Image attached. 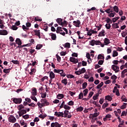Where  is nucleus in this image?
Returning <instances> with one entry per match:
<instances>
[{
	"mask_svg": "<svg viewBox=\"0 0 127 127\" xmlns=\"http://www.w3.org/2000/svg\"><path fill=\"white\" fill-rule=\"evenodd\" d=\"M63 98H64V95H63V94H59L57 96V99L59 100H61V99H63Z\"/></svg>",
	"mask_w": 127,
	"mask_h": 127,
	"instance_id": "obj_14",
	"label": "nucleus"
},
{
	"mask_svg": "<svg viewBox=\"0 0 127 127\" xmlns=\"http://www.w3.org/2000/svg\"><path fill=\"white\" fill-rule=\"evenodd\" d=\"M35 32V35H36V36H39V35H40V30H35L34 31Z\"/></svg>",
	"mask_w": 127,
	"mask_h": 127,
	"instance_id": "obj_23",
	"label": "nucleus"
},
{
	"mask_svg": "<svg viewBox=\"0 0 127 127\" xmlns=\"http://www.w3.org/2000/svg\"><path fill=\"white\" fill-rule=\"evenodd\" d=\"M119 27H120L119 26V25H118V24L113 23L112 24V28H113V29H115L116 28H119Z\"/></svg>",
	"mask_w": 127,
	"mask_h": 127,
	"instance_id": "obj_30",
	"label": "nucleus"
},
{
	"mask_svg": "<svg viewBox=\"0 0 127 127\" xmlns=\"http://www.w3.org/2000/svg\"><path fill=\"white\" fill-rule=\"evenodd\" d=\"M107 107H109V103H104L102 105V109H106V108H107Z\"/></svg>",
	"mask_w": 127,
	"mask_h": 127,
	"instance_id": "obj_38",
	"label": "nucleus"
},
{
	"mask_svg": "<svg viewBox=\"0 0 127 127\" xmlns=\"http://www.w3.org/2000/svg\"><path fill=\"white\" fill-rule=\"evenodd\" d=\"M12 63H13V64H15L16 65H18L19 64V61H17V60H12L11 62Z\"/></svg>",
	"mask_w": 127,
	"mask_h": 127,
	"instance_id": "obj_36",
	"label": "nucleus"
},
{
	"mask_svg": "<svg viewBox=\"0 0 127 127\" xmlns=\"http://www.w3.org/2000/svg\"><path fill=\"white\" fill-rule=\"evenodd\" d=\"M31 99L35 101V102H37V98L35 97V95H32L31 96Z\"/></svg>",
	"mask_w": 127,
	"mask_h": 127,
	"instance_id": "obj_47",
	"label": "nucleus"
},
{
	"mask_svg": "<svg viewBox=\"0 0 127 127\" xmlns=\"http://www.w3.org/2000/svg\"><path fill=\"white\" fill-rule=\"evenodd\" d=\"M98 97H99V94L97 93L96 94H95V95L93 97V100H97V99H98Z\"/></svg>",
	"mask_w": 127,
	"mask_h": 127,
	"instance_id": "obj_58",
	"label": "nucleus"
},
{
	"mask_svg": "<svg viewBox=\"0 0 127 127\" xmlns=\"http://www.w3.org/2000/svg\"><path fill=\"white\" fill-rule=\"evenodd\" d=\"M83 93L82 92H80L78 96V99L79 100H81V99H83Z\"/></svg>",
	"mask_w": 127,
	"mask_h": 127,
	"instance_id": "obj_61",
	"label": "nucleus"
},
{
	"mask_svg": "<svg viewBox=\"0 0 127 127\" xmlns=\"http://www.w3.org/2000/svg\"><path fill=\"white\" fill-rule=\"evenodd\" d=\"M74 73L76 74V75H81V74H82L80 69L79 70L75 71Z\"/></svg>",
	"mask_w": 127,
	"mask_h": 127,
	"instance_id": "obj_63",
	"label": "nucleus"
},
{
	"mask_svg": "<svg viewBox=\"0 0 127 127\" xmlns=\"http://www.w3.org/2000/svg\"><path fill=\"white\" fill-rule=\"evenodd\" d=\"M83 96H87V94H88V89H85L83 91Z\"/></svg>",
	"mask_w": 127,
	"mask_h": 127,
	"instance_id": "obj_52",
	"label": "nucleus"
},
{
	"mask_svg": "<svg viewBox=\"0 0 127 127\" xmlns=\"http://www.w3.org/2000/svg\"><path fill=\"white\" fill-rule=\"evenodd\" d=\"M41 102H38L37 105L39 107V108H43V107H46V106H49V102H47V100H46V98L42 99L41 100Z\"/></svg>",
	"mask_w": 127,
	"mask_h": 127,
	"instance_id": "obj_1",
	"label": "nucleus"
},
{
	"mask_svg": "<svg viewBox=\"0 0 127 127\" xmlns=\"http://www.w3.org/2000/svg\"><path fill=\"white\" fill-rule=\"evenodd\" d=\"M116 14V12L114 13H110L108 15L109 17H115V15Z\"/></svg>",
	"mask_w": 127,
	"mask_h": 127,
	"instance_id": "obj_45",
	"label": "nucleus"
},
{
	"mask_svg": "<svg viewBox=\"0 0 127 127\" xmlns=\"http://www.w3.org/2000/svg\"><path fill=\"white\" fill-rule=\"evenodd\" d=\"M83 110H84V108L81 106L76 109L77 112H82V111H83Z\"/></svg>",
	"mask_w": 127,
	"mask_h": 127,
	"instance_id": "obj_34",
	"label": "nucleus"
},
{
	"mask_svg": "<svg viewBox=\"0 0 127 127\" xmlns=\"http://www.w3.org/2000/svg\"><path fill=\"white\" fill-rule=\"evenodd\" d=\"M73 25L76 26V27H80V24H81V22L79 20H77L76 21H74L73 22Z\"/></svg>",
	"mask_w": 127,
	"mask_h": 127,
	"instance_id": "obj_8",
	"label": "nucleus"
},
{
	"mask_svg": "<svg viewBox=\"0 0 127 127\" xmlns=\"http://www.w3.org/2000/svg\"><path fill=\"white\" fill-rule=\"evenodd\" d=\"M99 115H100V113H94V114L92 115V118H97V117H98V116H99Z\"/></svg>",
	"mask_w": 127,
	"mask_h": 127,
	"instance_id": "obj_60",
	"label": "nucleus"
},
{
	"mask_svg": "<svg viewBox=\"0 0 127 127\" xmlns=\"http://www.w3.org/2000/svg\"><path fill=\"white\" fill-rule=\"evenodd\" d=\"M55 116H56V117H62V118H64V113L63 112H55Z\"/></svg>",
	"mask_w": 127,
	"mask_h": 127,
	"instance_id": "obj_7",
	"label": "nucleus"
},
{
	"mask_svg": "<svg viewBox=\"0 0 127 127\" xmlns=\"http://www.w3.org/2000/svg\"><path fill=\"white\" fill-rule=\"evenodd\" d=\"M121 99H122L123 102H127V99L126 98V96L123 95Z\"/></svg>",
	"mask_w": 127,
	"mask_h": 127,
	"instance_id": "obj_50",
	"label": "nucleus"
},
{
	"mask_svg": "<svg viewBox=\"0 0 127 127\" xmlns=\"http://www.w3.org/2000/svg\"><path fill=\"white\" fill-rule=\"evenodd\" d=\"M22 29H23V30H24V31H26V30H29V28H27L26 26H25V25H22Z\"/></svg>",
	"mask_w": 127,
	"mask_h": 127,
	"instance_id": "obj_55",
	"label": "nucleus"
},
{
	"mask_svg": "<svg viewBox=\"0 0 127 127\" xmlns=\"http://www.w3.org/2000/svg\"><path fill=\"white\" fill-rule=\"evenodd\" d=\"M8 121L9 122V123L14 124V123L16 122V118H15V117H14V116L13 115H10L8 118Z\"/></svg>",
	"mask_w": 127,
	"mask_h": 127,
	"instance_id": "obj_2",
	"label": "nucleus"
},
{
	"mask_svg": "<svg viewBox=\"0 0 127 127\" xmlns=\"http://www.w3.org/2000/svg\"><path fill=\"white\" fill-rule=\"evenodd\" d=\"M105 12H107V13H109V14H110L111 12H114V10H113V7H111L110 8L105 10Z\"/></svg>",
	"mask_w": 127,
	"mask_h": 127,
	"instance_id": "obj_12",
	"label": "nucleus"
},
{
	"mask_svg": "<svg viewBox=\"0 0 127 127\" xmlns=\"http://www.w3.org/2000/svg\"><path fill=\"white\" fill-rule=\"evenodd\" d=\"M95 40H92L89 42L90 45H91V46H94L95 45Z\"/></svg>",
	"mask_w": 127,
	"mask_h": 127,
	"instance_id": "obj_40",
	"label": "nucleus"
},
{
	"mask_svg": "<svg viewBox=\"0 0 127 127\" xmlns=\"http://www.w3.org/2000/svg\"><path fill=\"white\" fill-rule=\"evenodd\" d=\"M41 98H42L43 99H44V98H46L47 93H46V92L41 93Z\"/></svg>",
	"mask_w": 127,
	"mask_h": 127,
	"instance_id": "obj_35",
	"label": "nucleus"
},
{
	"mask_svg": "<svg viewBox=\"0 0 127 127\" xmlns=\"http://www.w3.org/2000/svg\"><path fill=\"white\" fill-rule=\"evenodd\" d=\"M106 34H105V30L103 29L101 32H100L98 37H101L102 36H105Z\"/></svg>",
	"mask_w": 127,
	"mask_h": 127,
	"instance_id": "obj_13",
	"label": "nucleus"
},
{
	"mask_svg": "<svg viewBox=\"0 0 127 127\" xmlns=\"http://www.w3.org/2000/svg\"><path fill=\"white\" fill-rule=\"evenodd\" d=\"M15 42L16 44H18V45H21V44H22L21 40H20V39L19 38H17L15 40Z\"/></svg>",
	"mask_w": 127,
	"mask_h": 127,
	"instance_id": "obj_16",
	"label": "nucleus"
},
{
	"mask_svg": "<svg viewBox=\"0 0 127 127\" xmlns=\"http://www.w3.org/2000/svg\"><path fill=\"white\" fill-rule=\"evenodd\" d=\"M32 95V96H36L37 95V90H36V88L33 89Z\"/></svg>",
	"mask_w": 127,
	"mask_h": 127,
	"instance_id": "obj_27",
	"label": "nucleus"
},
{
	"mask_svg": "<svg viewBox=\"0 0 127 127\" xmlns=\"http://www.w3.org/2000/svg\"><path fill=\"white\" fill-rule=\"evenodd\" d=\"M96 8L95 7H92L91 8H88L87 9V12H90V11H91V10H96Z\"/></svg>",
	"mask_w": 127,
	"mask_h": 127,
	"instance_id": "obj_42",
	"label": "nucleus"
},
{
	"mask_svg": "<svg viewBox=\"0 0 127 127\" xmlns=\"http://www.w3.org/2000/svg\"><path fill=\"white\" fill-rule=\"evenodd\" d=\"M113 10L115 11V12H117V13H118V12H119V7H118V6L117 5H115L113 7Z\"/></svg>",
	"mask_w": 127,
	"mask_h": 127,
	"instance_id": "obj_25",
	"label": "nucleus"
},
{
	"mask_svg": "<svg viewBox=\"0 0 127 127\" xmlns=\"http://www.w3.org/2000/svg\"><path fill=\"white\" fill-rule=\"evenodd\" d=\"M19 117H22V116H23V115H25V114H26L27 111L26 110L22 109L21 110H19V111L17 112Z\"/></svg>",
	"mask_w": 127,
	"mask_h": 127,
	"instance_id": "obj_5",
	"label": "nucleus"
},
{
	"mask_svg": "<svg viewBox=\"0 0 127 127\" xmlns=\"http://www.w3.org/2000/svg\"><path fill=\"white\" fill-rule=\"evenodd\" d=\"M42 47H43V46L42 45L38 44L36 47V49H37V50H39L41 48H42Z\"/></svg>",
	"mask_w": 127,
	"mask_h": 127,
	"instance_id": "obj_28",
	"label": "nucleus"
},
{
	"mask_svg": "<svg viewBox=\"0 0 127 127\" xmlns=\"http://www.w3.org/2000/svg\"><path fill=\"white\" fill-rule=\"evenodd\" d=\"M127 103H124L123 105L121 106V109L122 110H124V109H126L127 108Z\"/></svg>",
	"mask_w": 127,
	"mask_h": 127,
	"instance_id": "obj_48",
	"label": "nucleus"
},
{
	"mask_svg": "<svg viewBox=\"0 0 127 127\" xmlns=\"http://www.w3.org/2000/svg\"><path fill=\"white\" fill-rule=\"evenodd\" d=\"M64 108L65 110H70L71 107L67 105H64Z\"/></svg>",
	"mask_w": 127,
	"mask_h": 127,
	"instance_id": "obj_44",
	"label": "nucleus"
},
{
	"mask_svg": "<svg viewBox=\"0 0 127 127\" xmlns=\"http://www.w3.org/2000/svg\"><path fill=\"white\" fill-rule=\"evenodd\" d=\"M47 117L46 115H42V114H40L39 116V118H40V119H45V117Z\"/></svg>",
	"mask_w": 127,
	"mask_h": 127,
	"instance_id": "obj_64",
	"label": "nucleus"
},
{
	"mask_svg": "<svg viewBox=\"0 0 127 127\" xmlns=\"http://www.w3.org/2000/svg\"><path fill=\"white\" fill-rule=\"evenodd\" d=\"M51 36L52 40H56V34L52 33Z\"/></svg>",
	"mask_w": 127,
	"mask_h": 127,
	"instance_id": "obj_29",
	"label": "nucleus"
},
{
	"mask_svg": "<svg viewBox=\"0 0 127 127\" xmlns=\"http://www.w3.org/2000/svg\"><path fill=\"white\" fill-rule=\"evenodd\" d=\"M104 43L105 44V45H108V44H110V40L106 38L104 40Z\"/></svg>",
	"mask_w": 127,
	"mask_h": 127,
	"instance_id": "obj_24",
	"label": "nucleus"
},
{
	"mask_svg": "<svg viewBox=\"0 0 127 127\" xmlns=\"http://www.w3.org/2000/svg\"><path fill=\"white\" fill-rule=\"evenodd\" d=\"M95 45H101V44H102V42H101V41H95Z\"/></svg>",
	"mask_w": 127,
	"mask_h": 127,
	"instance_id": "obj_59",
	"label": "nucleus"
},
{
	"mask_svg": "<svg viewBox=\"0 0 127 127\" xmlns=\"http://www.w3.org/2000/svg\"><path fill=\"white\" fill-rule=\"evenodd\" d=\"M106 21L107 24H111V23H113V20L111 19L110 18H106Z\"/></svg>",
	"mask_w": 127,
	"mask_h": 127,
	"instance_id": "obj_19",
	"label": "nucleus"
},
{
	"mask_svg": "<svg viewBox=\"0 0 127 127\" xmlns=\"http://www.w3.org/2000/svg\"><path fill=\"white\" fill-rule=\"evenodd\" d=\"M67 21L64 20L62 24V26H67Z\"/></svg>",
	"mask_w": 127,
	"mask_h": 127,
	"instance_id": "obj_51",
	"label": "nucleus"
},
{
	"mask_svg": "<svg viewBox=\"0 0 127 127\" xmlns=\"http://www.w3.org/2000/svg\"><path fill=\"white\" fill-rule=\"evenodd\" d=\"M66 76L69 78H70V79H72V78H74V75H73L72 74H66Z\"/></svg>",
	"mask_w": 127,
	"mask_h": 127,
	"instance_id": "obj_54",
	"label": "nucleus"
},
{
	"mask_svg": "<svg viewBox=\"0 0 127 127\" xmlns=\"http://www.w3.org/2000/svg\"><path fill=\"white\" fill-rule=\"evenodd\" d=\"M50 79H54L55 78V74L53 71H51L50 73Z\"/></svg>",
	"mask_w": 127,
	"mask_h": 127,
	"instance_id": "obj_15",
	"label": "nucleus"
},
{
	"mask_svg": "<svg viewBox=\"0 0 127 127\" xmlns=\"http://www.w3.org/2000/svg\"><path fill=\"white\" fill-rule=\"evenodd\" d=\"M17 28H18L15 25H12L11 27V29H12V30H17Z\"/></svg>",
	"mask_w": 127,
	"mask_h": 127,
	"instance_id": "obj_62",
	"label": "nucleus"
},
{
	"mask_svg": "<svg viewBox=\"0 0 127 127\" xmlns=\"http://www.w3.org/2000/svg\"><path fill=\"white\" fill-rule=\"evenodd\" d=\"M105 100H107V101H109V102H111V101L113 100V98H112V97H111V96L107 95L105 96Z\"/></svg>",
	"mask_w": 127,
	"mask_h": 127,
	"instance_id": "obj_21",
	"label": "nucleus"
},
{
	"mask_svg": "<svg viewBox=\"0 0 127 127\" xmlns=\"http://www.w3.org/2000/svg\"><path fill=\"white\" fill-rule=\"evenodd\" d=\"M112 69L113 71H115V73H118L120 71V67L115 64L112 65Z\"/></svg>",
	"mask_w": 127,
	"mask_h": 127,
	"instance_id": "obj_4",
	"label": "nucleus"
},
{
	"mask_svg": "<svg viewBox=\"0 0 127 127\" xmlns=\"http://www.w3.org/2000/svg\"><path fill=\"white\" fill-rule=\"evenodd\" d=\"M12 101L14 104H21V102H22V99L21 98H13L12 99Z\"/></svg>",
	"mask_w": 127,
	"mask_h": 127,
	"instance_id": "obj_3",
	"label": "nucleus"
},
{
	"mask_svg": "<svg viewBox=\"0 0 127 127\" xmlns=\"http://www.w3.org/2000/svg\"><path fill=\"white\" fill-rule=\"evenodd\" d=\"M80 72L81 74H84V73H86V69L85 68H82L81 69H80Z\"/></svg>",
	"mask_w": 127,
	"mask_h": 127,
	"instance_id": "obj_57",
	"label": "nucleus"
},
{
	"mask_svg": "<svg viewBox=\"0 0 127 127\" xmlns=\"http://www.w3.org/2000/svg\"><path fill=\"white\" fill-rule=\"evenodd\" d=\"M69 61H70V62H72L74 64H76V63H78V59H77L74 57H70L69 58Z\"/></svg>",
	"mask_w": 127,
	"mask_h": 127,
	"instance_id": "obj_6",
	"label": "nucleus"
},
{
	"mask_svg": "<svg viewBox=\"0 0 127 127\" xmlns=\"http://www.w3.org/2000/svg\"><path fill=\"white\" fill-rule=\"evenodd\" d=\"M23 119H24V120H27V119H29V115L26 114L25 115L22 116Z\"/></svg>",
	"mask_w": 127,
	"mask_h": 127,
	"instance_id": "obj_43",
	"label": "nucleus"
},
{
	"mask_svg": "<svg viewBox=\"0 0 127 127\" xmlns=\"http://www.w3.org/2000/svg\"><path fill=\"white\" fill-rule=\"evenodd\" d=\"M70 43H66L64 44V48H70Z\"/></svg>",
	"mask_w": 127,
	"mask_h": 127,
	"instance_id": "obj_37",
	"label": "nucleus"
},
{
	"mask_svg": "<svg viewBox=\"0 0 127 127\" xmlns=\"http://www.w3.org/2000/svg\"><path fill=\"white\" fill-rule=\"evenodd\" d=\"M34 20L35 21H42V19H40L38 16H37L35 17Z\"/></svg>",
	"mask_w": 127,
	"mask_h": 127,
	"instance_id": "obj_46",
	"label": "nucleus"
},
{
	"mask_svg": "<svg viewBox=\"0 0 127 127\" xmlns=\"http://www.w3.org/2000/svg\"><path fill=\"white\" fill-rule=\"evenodd\" d=\"M87 85L88 83L87 82H84L82 84V89H86V88H87Z\"/></svg>",
	"mask_w": 127,
	"mask_h": 127,
	"instance_id": "obj_49",
	"label": "nucleus"
},
{
	"mask_svg": "<svg viewBox=\"0 0 127 127\" xmlns=\"http://www.w3.org/2000/svg\"><path fill=\"white\" fill-rule=\"evenodd\" d=\"M69 114V111L68 110H64V118H67L68 115Z\"/></svg>",
	"mask_w": 127,
	"mask_h": 127,
	"instance_id": "obj_20",
	"label": "nucleus"
},
{
	"mask_svg": "<svg viewBox=\"0 0 127 127\" xmlns=\"http://www.w3.org/2000/svg\"><path fill=\"white\" fill-rule=\"evenodd\" d=\"M104 85V82H101L99 84H98L96 88L97 89H101V88H102V87H103V86Z\"/></svg>",
	"mask_w": 127,
	"mask_h": 127,
	"instance_id": "obj_26",
	"label": "nucleus"
},
{
	"mask_svg": "<svg viewBox=\"0 0 127 127\" xmlns=\"http://www.w3.org/2000/svg\"><path fill=\"white\" fill-rule=\"evenodd\" d=\"M63 22V19H62V18L57 19V22H58L60 25H62Z\"/></svg>",
	"mask_w": 127,
	"mask_h": 127,
	"instance_id": "obj_18",
	"label": "nucleus"
},
{
	"mask_svg": "<svg viewBox=\"0 0 127 127\" xmlns=\"http://www.w3.org/2000/svg\"><path fill=\"white\" fill-rule=\"evenodd\" d=\"M97 59L98 60H100L101 59H102V60H104L105 59V57H104L103 55H102L101 54H99L98 56L97 57Z\"/></svg>",
	"mask_w": 127,
	"mask_h": 127,
	"instance_id": "obj_22",
	"label": "nucleus"
},
{
	"mask_svg": "<svg viewBox=\"0 0 127 127\" xmlns=\"http://www.w3.org/2000/svg\"><path fill=\"white\" fill-rule=\"evenodd\" d=\"M118 55H119V53H118V52H117V51H113V57H116V56H118Z\"/></svg>",
	"mask_w": 127,
	"mask_h": 127,
	"instance_id": "obj_32",
	"label": "nucleus"
},
{
	"mask_svg": "<svg viewBox=\"0 0 127 127\" xmlns=\"http://www.w3.org/2000/svg\"><path fill=\"white\" fill-rule=\"evenodd\" d=\"M127 30L123 32V33H122V37H126V36H127Z\"/></svg>",
	"mask_w": 127,
	"mask_h": 127,
	"instance_id": "obj_33",
	"label": "nucleus"
},
{
	"mask_svg": "<svg viewBox=\"0 0 127 127\" xmlns=\"http://www.w3.org/2000/svg\"><path fill=\"white\" fill-rule=\"evenodd\" d=\"M51 127H61V125L59 124L58 122L52 123L51 125Z\"/></svg>",
	"mask_w": 127,
	"mask_h": 127,
	"instance_id": "obj_9",
	"label": "nucleus"
},
{
	"mask_svg": "<svg viewBox=\"0 0 127 127\" xmlns=\"http://www.w3.org/2000/svg\"><path fill=\"white\" fill-rule=\"evenodd\" d=\"M7 31L6 30H0V35H7Z\"/></svg>",
	"mask_w": 127,
	"mask_h": 127,
	"instance_id": "obj_10",
	"label": "nucleus"
},
{
	"mask_svg": "<svg viewBox=\"0 0 127 127\" xmlns=\"http://www.w3.org/2000/svg\"><path fill=\"white\" fill-rule=\"evenodd\" d=\"M48 26H47L46 24L44 25L43 27V29L45 30V31H48Z\"/></svg>",
	"mask_w": 127,
	"mask_h": 127,
	"instance_id": "obj_39",
	"label": "nucleus"
},
{
	"mask_svg": "<svg viewBox=\"0 0 127 127\" xmlns=\"http://www.w3.org/2000/svg\"><path fill=\"white\" fill-rule=\"evenodd\" d=\"M62 83H63V84H64V85H66L67 84H68V82H67V79L64 78L62 80Z\"/></svg>",
	"mask_w": 127,
	"mask_h": 127,
	"instance_id": "obj_41",
	"label": "nucleus"
},
{
	"mask_svg": "<svg viewBox=\"0 0 127 127\" xmlns=\"http://www.w3.org/2000/svg\"><path fill=\"white\" fill-rule=\"evenodd\" d=\"M11 70V68H7V69L4 68L3 70V72L4 73H5V74H8V73H9V72H10Z\"/></svg>",
	"mask_w": 127,
	"mask_h": 127,
	"instance_id": "obj_17",
	"label": "nucleus"
},
{
	"mask_svg": "<svg viewBox=\"0 0 127 127\" xmlns=\"http://www.w3.org/2000/svg\"><path fill=\"white\" fill-rule=\"evenodd\" d=\"M118 19H120V17H116L113 18L112 19V21H113V22L115 23V22H116V21H117V20H118Z\"/></svg>",
	"mask_w": 127,
	"mask_h": 127,
	"instance_id": "obj_53",
	"label": "nucleus"
},
{
	"mask_svg": "<svg viewBox=\"0 0 127 127\" xmlns=\"http://www.w3.org/2000/svg\"><path fill=\"white\" fill-rule=\"evenodd\" d=\"M17 109H18V110H19V111H21V110H22V109H24V106H23L22 104H20V105H19L17 107Z\"/></svg>",
	"mask_w": 127,
	"mask_h": 127,
	"instance_id": "obj_31",
	"label": "nucleus"
},
{
	"mask_svg": "<svg viewBox=\"0 0 127 127\" xmlns=\"http://www.w3.org/2000/svg\"><path fill=\"white\" fill-rule=\"evenodd\" d=\"M105 27L106 29H110L111 27V24H106L105 25Z\"/></svg>",
	"mask_w": 127,
	"mask_h": 127,
	"instance_id": "obj_56",
	"label": "nucleus"
},
{
	"mask_svg": "<svg viewBox=\"0 0 127 127\" xmlns=\"http://www.w3.org/2000/svg\"><path fill=\"white\" fill-rule=\"evenodd\" d=\"M59 74H60L62 77H65L66 76V73H64V70L63 69H60Z\"/></svg>",
	"mask_w": 127,
	"mask_h": 127,
	"instance_id": "obj_11",
	"label": "nucleus"
}]
</instances>
